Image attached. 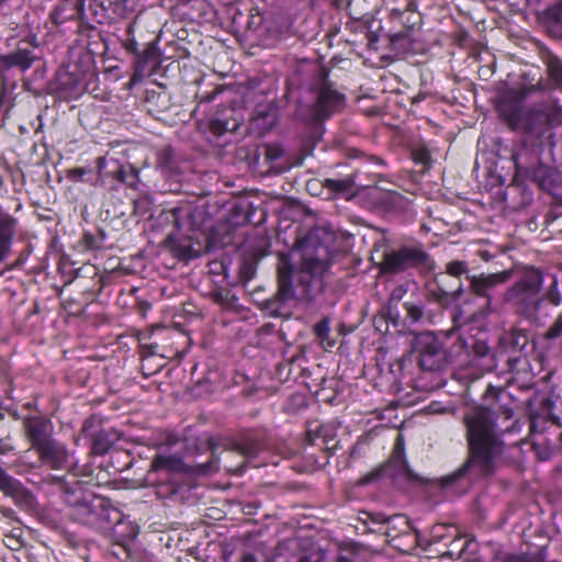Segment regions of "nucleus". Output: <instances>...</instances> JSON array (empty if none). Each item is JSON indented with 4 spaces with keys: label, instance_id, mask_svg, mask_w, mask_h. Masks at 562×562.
I'll return each mask as SVG.
<instances>
[{
    "label": "nucleus",
    "instance_id": "20",
    "mask_svg": "<svg viewBox=\"0 0 562 562\" xmlns=\"http://www.w3.org/2000/svg\"><path fill=\"white\" fill-rule=\"evenodd\" d=\"M103 532L113 538L123 551H125V542L132 540L136 536L135 528L130 521L123 518V514L121 512L120 519L112 520L109 529H104Z\"/></svg>",
    "mask_w": 562,
    "mask_h": 562
},
{
    "label": "nucleus",
    "instance_id": "55",
    "mask_svg": "<svg viewBox=\"0 0 562 562\" xmlns=\"http://www.w3.org/2000/svg\"><path fill=\"white\" fill-rule=\"evenodd\" d=\"M449 538H452L451 542H450V547L454 550V549H458V543L461 541V538L459 537L458 535V530L456 529V527L452 529V533L450 535Z\"/></svg>",
    "mask_w": 562,
    "mask_h": 562
},
{
    "label": "nucleus",
    "instance_id": "51",
    "mask_svg": "<svg viewBox=\"0 0 562 562\" xmlns=\"http://www.w3.org/2000/svg\"><path fill=\"white\" fill-rule=\"evenodd\" d=\"M324 554L322 552H317L315 554L303 555L297 562H322Z\"/></svg>",
    "mask_w": 562,
    "mask_h": 562
},
{
    "label": "nucleus",
    "instance_id": "40",
    "mask_svg": "<svg viewBox=\"0 0 562 562\" xmlns=\"http://www.w3.org/2000/svg\"><path fill=\"white\" fill-rule=\"evenodd\" d=\"M257 267L254 261L245 260L239 267V279L245 284L256 276Z\"/></svg>",
    "mask_w": 562,
    "mask_h": 562
},
{
    "label": "nucleus",
    "instance_id": "5",
    "mask_svg": "<svg viewBox=\"0 0 562 562\" xmlns=\"http://www.w3.org/2000/svg\"><path fill=\"white\" fill-rule=\"evenodd\" d=\"M65 502L71 519L102 531L109 529L112 520L120 519V510L108 498L92 493H67Z\"/></svg>",
    "mask_w": 562,
    "mask_h": 562
},
{
    "label": "nucleus",
    "instance_id": "54",
    "mask_svg": "<svg viewBox=\"0 0 562 562\" xmlns=\"http://www.w3.org/2000/svg\"><path fill=\"white\" fill-rule=\"evenodd\" d=\"M355 554L350 553L348 555L346 554H338L333 562H356Z\"/></svg>",
    "mask_w": 562,
    "mask_h": 562
},
{
    "label": "nucleus",
    "instance_id": "19",
    "mask_svg": "<svg viewBox=\"0 0 562 562\" xmlns=\"http://www.w3.org/2000/svg\"><path fill=\"white\" fill-rule=\"evenodd\" d=\"M147 112L157 120H162L166 112L171 108L170 94L165 91H147L145 98Z\"/></svg>",
    "mask_w": 562,
    "mask_h": 562
},
{
    "label": "nucleus",
    "instance_id": "11",
    "mask_svg": "<svg viewBox=\"0 0 562 562\" xmlns=\"http://www.w3.org/2000/svg\"><path fill=\"white\" fill-rule=\"evenodd\" d=\"M35 451L41 464L52 470H61L69 464L70 451L65 443L56 440L54 437Z\"/></svg>",
    "mask_w": 562,
    "mask_h": 562
},
{
    "label": "nucleus",
    "instance_id": "46",
    "mask_svg": "<svg viewBox=\"0 0 562 562\" xmlns=\"http://www.w3.org/2000/svg\"><path fill=\"white\" fill-rule=\"evenodd\" d=\"M91 170L88 168L77 167L66 171V177L74 182L85 181V176L90 173Z\"/></svg>",
    "mask_w": 562,
    "mask_h": 562
},
{
    "label": "nucleus",
    "instance_id": "47",
    "mask_svg": "<svg viewBox=\"0 0 562 562\" xmlns=\"http://www.w3.org/2000/svg\"><path fill=\"white\" fill-rule=\"evenodd\" d=\"M364 518H361V520L364 522V524H368L369 521L373 522V524H385L386 522V519H387V516L383 513H362Z\"/></svg>",
    "mask_w": 562,
    "mask_h": 562
},
{
    "label": "nucleus",
    "instance_id": "57",
    "mask_svg": "<svg viewBox=\"0 0 562 562\" xmlns=\"http://www.w3.org/2000/svg\"><path fill=\"white\" fill-rule=\"evenodd\" d=\"M0 513L4 516V517H8V518H12L14 516V510L12 508H8V507H1L0 508Z\"/></svg>",
    "mask_w": 562,
    "mask_h": 562
},
{
    "label": "nucleus",
    "instance_id": "58",
    "mask_svg": "<svg viewBox=\"0 0 562 562\" xmlns=\"http://www.w3.org/2000/svg\"><path fill=\"white\" fill-rule=\"evenodd\" d=\"M220 92V89H215L212 93H207L205 95L202 97V100L206 101V102H210L212 101L215 95Z\"/></svg>",
    "mask_w": 562,
    "mask_h": 562
},
{
    "label": "nucleus",
    "instance_id": "4",
    "mask_svg": "<svg viewBox=\"0 0 562 562\" xmlns=\"http://www.w3.org/2000/svg\"><path fill=\"white\" fill-rule=\"evenodd\" d=\"M299 74L308 76L303 83L314 95V102L311 105H299L295 114L300 120L316 124L344 109L345 94L339 92L334 82L328 80L326 68L315 63H308L299 68Z\"/></svg>",
    "mask_w": 562,
    "mask_h": 562
},
{
    "label": "nucleus",
    "instance_id": "61",
    "mask_svg": "<svg viewBox=\"0 0 562 562\" xmlns=\"http://www.w3.org/2000/svg\"><path fill=\"white\" fill-rule=\"evenodd\" d=\"M530 430L532 432L536 431V417L535 416H531V419H530Z\"/></svg>",
    "mask_w": 562,
    "mask_h": 562
},
{
    "label": "nucleus",
    "instance_id": "6",
    "mask_svg": "<svg viewBox=\"0 0 562 562\" xmlns=\"http://www.w3.org/2000/svg\"><path fill=\"white\" fill-rule=\"evenodd\" d=\"M436 263L425 250L422 243L403 245L397 249L385 251L380 263V271L385 274H398L408 269L431 272Z\"/></svg>",
    "mask_w": 562,
    "mask_h": 562
},
{
    "label": "nucleus",
    "instance_id": "24",
    "mask_svg": "<svg viewBox=\"0 0 562 562\" xmlns=\"http://www.w3.org/2000/svg\"><path fill=\"white\" fill-rule=\"evenodd\" d=\"M390 20L393 24L402 25V31H409V33L420 24V15L411 8L404 11L392 10Z\"/></svg>",
    "mask_w": 562,
    "mask_h": 562
},
{
    "label": "nucleus",
    "instance_id": "33",
    "mask_svg": "<svg viewBox=\"0 0 562 562\" xmlns=\"http://www.w3.org/2000/svg\"><path fill=\"white\" fill-rule=\"evenodd\" d=\"M157 65V58L155 53L147 49L143 55H137L135 61V72L144 74L145 71L150 72Z\"/></svg>",
    "mask_w": 562,
    "mask_h": 562
},
{
    "label": "nucleus",
    "instance_id": "1",
    "mask_svg": "<svg viewBox=\"0 0 562 562\" xmlns=\"http://www.w3.org/2000/svg\"><path fill=\"white\" fill-rule=\"evenodd\" d=\"M513 416V409L507 407L501 413L492 408L477 407L464 415L468 456L456 471L440 479L441 486L447 487L461 482L472 483L492 475L496 469V460L505 450L503 437L512 431L515 425Z\"/></svg>",
    "mask_w": 562,
    "mask_h": 562
},
{
    "label": "nucleus",
    "instance_id": "64",
    "mask_svg": "<svg viewBox=\"0 0 562 562\" xmlns=\"http://www.w3.org/2000/svg\"><path fill=\"white\" fill-rule=\"evenodd\" d=\"M463 550H464V547L460 548V549H459V552L457 553V555H458V557H460V555H461V553L463 552Z\"/></svg>",
    "mask_w": 562,
    "mask_h": 562
},
{
    "label": "nucleus",
    "instance_id": "35",
    "mask_svg": "<svg viewBox=\"0 0 562 562\" xmlns=\"http://www.w3.org/2000/svg\"><path fill=\"white\" fill-rule=\"evenodd\" d=\"M237 122L222 119H213L210 121L209 128L215 136H222L226 132H233L237 128Z\"/></svg>",
    "mask_w": 562,
    "mask_h": 562
},
{
    "label": "nucleus",
    "instance_id": "21",
    "mask_svg": "<svg viewBox=\"0 0 562 562\" xmlns=\"http://www.w3.org/2000/svg\"><path fill=\"white\" fill-rule=\"evenodd\" d=\"M15 218L0 210V262L11 252L15 231Z\"/></svg>",
    "mask_w": 562,
    "mask_h": 562
},
{
    "label": "nucleus",
    "instance_id": "63",
    "mask_svg": "<svg viewBox=\"0 0 562 562\" xmlns=\"http://www.w3.org/2000/svg\"><path fill=\"white\" fill-rule=\"evenodd\" d=\"M442 555H448V557H452L453 555V550H449V551H446L445 553H442Z\"/></svg>",
    "mask_w": 562,
    "mask_h": 562
},
{
    "label": "nucleus",
    "instance_id": "48",
    "mask_svg": "<svg viewBox=\"0 0 562 562\" xmlns=\"http://www.w3.org/2000/svg\"><path fill=\"white\" fill-rule=\"evenodd\" d=\"M490 346L484 340H476L472 345L473 353L481 358L487 356L490 353Z\"/></svg>",
    "mask_w": 562,
    "mask_h": 562
},
{
    "label": "nucleus",
    "instance_id": "7",
    "mask_svg": "<svg viewBox=\"0 0 562 562\" xmlns=\"http://www.w3.org/2000/svg\"><path fill=\"white\" fill-rule=\"evenodd\" d=\"M549 85L539 80L536 85H521L517 89H510L503 94L497 103V111L501 117L512 130H518L525 114L521 102L536 91L549 89Z\"/></svg>",
    "mask_w": 562,
    "mask_h": 562
},
{
    "label": "nucleus",
    "instance_id": "45",
    "mask_svg": "<svg viewBox=\"0 0 562 562\" xmlns=\"http://www.w3.org/2000/svg\"><path fill=\"white\" fill-rule=\"evenodd\" d=\"M329 321L327 318L321 319L313 327V333L319 339H326L329 335Z\"/></svg>",
    "mask_w": 562,
    "mask_h": 562
},
{
    "label": "nucleus",
    "instance_id": "56",
    "mask_svg": "<svg viewBox=\"0 0 562 562\" xmlns=\"http://www.w3.org/2000/svg\"><path fill=\"white\" fill-rule=\"evenodd\" d=\"M13 447L7 442H4L2 439H0V453L7 454L8 452L12 451Z\"/></svg>",
    "mask_w": 562,
    "mask_h": 562
},
{
    "label": "nucleus",
    "instance_id": "32",
    "mask_svg": "<svg viewBox=\"0 0 562 562\" xmlns=\"http://www.w3.org/2000/svg\"><path fill=\"white\" fill-rule=\"evenodd\" d=\"M212 300L224 308H235L238 297L229 290H216L211 293Z\"/></svg>",
    "mask_w": 562,
    "mask_h": 562
},
{
    "label": "nucleus",
    "instance_id": "41",
    "mask_svg": "<svg viewBox=\"0 0 562 562\" xmlns=\"http://www.w3.org/2000/svg\"><path fill=\"white\" fill-rule=\"evenodd\" d=\"M469 271V266L465 261L453 260L446 265V272L451 277H460L462 274H467Z\"/></svg>",
    "mask_w": 562,
    "mask_h": 562
},
{
    "label": "nucleus",
    "instance_id": "38",
    "mask_svg": "<svg viewBox=\"0 0 562 562\" xmlns=\"http://www.w3.org/2000/svg\"><path fill=\"white\" fill-rule=\"evenodd\" d=\"M285 151L279 144H267L263 147L265 160L267 162H276L284 156Z\"/></svg>",
    "mask_w": 562,
    "mask_h": 562
},
{
    "label": "nucleus",
    "instance_id": "60",
    "mask_svg": "<svg viewBox=\"0 0 562 562\" xmlns=\"http://www.w3.org/2000/svg\"><path fill=\"white\" fill-rule=\"evenodd\" d=\"M243 562H257V560L254 554L246 553L243 555Z\"/></svg>",
    "mask_w": 562,
    "mask_h": 562
},
{
    "label": "nucleus",
    "instance_id": "53",
    "mask_svg": "<svg viewBox=\"0 0 562 562\" xmlns=\"http://www.w3.org/2000/svg\"><path fill=\"white\" fill-rule=\"evenodd\" d=\"M124 47L127 52L133 54H137L138 52V44L134 37H128L124 43Z\"/></svg>",
    "mask_w": 562,
    "mask_h": 562
},
{
    "label": "nucleus",
    "instance_id": "28",
    "mask_svg": "<svg viewBox=\"0 0 562 562\" xmlns=\"http://www.w3.org/2000/svg\"><path fill=\"white\" fill-rule=\"evenodd\" d=\"M166 244L169 245L170 250L179 259H191L198 256V251L193 249L192 245L188 241L179 240L172 235H168Z\"/></svg>",
    "mask_w": 562,
    "mask_h": 562
},
{
    "label": "nucleus",
    "instance_id": "30",
    "mask_svg": "<svg viewBox=\"0 0 562 562\" xmlns=\"http://www.w3.org/2000/svg\"><path fill=\"white\" fill-rule=\"evenodd\" d=\"M546 65L552 88H562V61L557 57H549Z\"/></svg>",
    "mask_w": 562,
    "mask_h": 562
},
{
    "label": "nucleus",
    "instance_id": "22",
    "mask_svg": "<svg viewBox=\"0 0 562 562\" xmlns=\"http://www.w3.org/2000/svg\"><path fill=\"white\" fill-rule=\"evenodd\" d=\"M184 471V464L180 458L175 456H156L150 465V474L157 473L158 475H164L165 473H170L171 475L178 477L179 473Z\"/></svg>",
    "mask_w": 562,
    "mask_h": 562
},
{
    "label": "nucleus",
    "instance_id": "31",
    "mask_svg": "<svg viewBox=\"0 0 562 562\" xmlns=\"http://www.w3.org/2000/svg\"><path fill=\"white\" fill-rule=\"evenodd\" d=\"M157 348H158V346L155 344L140 346V357H142L140 369H142V373L144 376H150V375L155 374L162 367V364H157V368H148V371H146V361L157 355Z\"/></svg>",
    "mask_w": 562,
    "mask_h": 562
},
{
    "label": "nucleus",
    "instance_id": "50",
    "mask_svg": "<svg viewBox=\"0 0 562 562\" xmlns=\"http://www.w3.org/2000/svg\"><path fill=\"white\" fill-rule=\"evenodd\" d=\"M416 162L428 165L430 162V154L426 149H417L413 154Z\"/></svg>",
    "mask_w": 562,
    "mask_h": 562
},
{
    "label": "nucleus",
    "instance_id": "17",
    "mask_svg": "<svg viewBox=\"0 0 562 562\" xmlns=\"http://www.w3.org/2000/svg\"><path fill=\"white\" fill-rule=\"evenodd\" d=\"M463 293H464V290L461 284L456 290L450 291V292L446 291L438 283H430L426 286L427 301L436 303L440 307H443V308H448L453 303L459 301L461 299V296L463 295Z\"/></svg>",
    "mask_w": 562,
    "mask_h": 562
},
{
    "label": "nucleus",
    "instance_id": "62",
    "mask_svg": "<svg viewBox=\"0 0 562 562\" xmlns=\"http://www.w3.org/2000/svg\"><path fill=\"white\" fill-rule=\"evenodd\" d=\"M148 368H157V364H156V366H154V364L151 363V359H148V360L146 361V371H148Z\"/></svg>",
    "mask_w": 562,
    "mask_h": 562
},
{
    "label": "nucleus",
    "instance_id": "43",
    "mask_svg": "<svg viewBox=\"0 0 562 562\" xmlns=\"http://www.w3.org/2000/svg\"><path fill=\"white\" fill-rule=\"evenodd\" d=\"M333 429L328 425H323L318 428L317 438H322V442L325 445L327 449L336 448V442H334V436H331Z\"/></svg>",
    "mask_w": 562,
    "mask_h": 562
},
{
    "label": "nucleus",
    "instance_id": "13",
    "mask_svg": "<svg viewBox=\"0 0 562 562\" xmlns=\"http://www.w3.org/2000/svg\"><path fill=\"white\" fill-rule=\"evenodd\" d=\"M22 426L24 436L34 450L53 438L52 424L43 417L29 416L24 418Z\"/></svg>",
    "mask_w": 562,
    "mask_h": 562
},
{
    "label": "nucleus",
    "instance_id": "27",
    "mask_svg": "<svg viewBox=\"0 0 562 562\" xmlns=\"http://www.w3.org/2000/svg\"><path fill=\"white\" fill-rule=\"evenodd\" d=\"M385 525V536L391 538H395L400 533H406L411 529L414 531L415 529L412 528L409 520L404 515L401 514L387 516Z\"/></svg>",
    "mask_w": 562,
    "mask_h": 562
},
{
    "label": "nucleus",
    "instance_id": "16",
    "mask_svg": "<svg viewBox=\"0 0 562 562\" xmlns=\"http://www.w3.org/2000/svg\"><path fill=\"white\" fill-rule=\"evenodd\" d=\"M389 467L394 468L400 474H403L408 481L414 483H425V479L415 473L408 465L405 459V445L403 437L397 436L394 443L391 457L389 459Z\"/></svg>",
    "mask_w": 562,
    "mask_h": 562
},
{
    "label": "nucleus",
    "instance_id": "14",
    "mask_svg": "<svg viewBox=\"0 0 562 562\" xmlns=\"http://www.w3.org/2000/svg\"><path fill=\"white\" fill-rule=\"evenodd\" d=\"M100 419L90 416L83 422L81 432L91 440V451L94 454H105L112 447V439L103 429H98Z\"/></svg>",
    "mask_w": 562,
    "mask_h": 562
},
{
    "label": "nucleus",
    "instance_id": "8",
    "mask_svg": "<svg viewBox=\"0 0 562 562\" xmlns=\"http://www.w3.org/2000/svg\"><path fill=\"white\" fill-rule=\"evenodd\" d=\"M413 348L418 355L419 367L425 371H439L447 363V352L442 338L432 331L416 334Z\"/></svg>",
    "mask_w": 562,
    "mask_h": 562
},
{
    "label": "nucleus",
    "instance_id": "2",
    "mask_svg": "<svg viewBox=\"0 0 562 562\" xmlns=\"http://www.w3.org/2000/svg\"><path fill=\"white\" fill-rule=\"evenodd\" d=\"M331 263V252L323 244L307 245L303 249L302 261L296 273V288H293V269L285 258L277 267L278 290L262 303V308L271 316L283 315L285 305L291 302L312 303L325 291L324 277Z\"/></svg>",
    "mask_w": 562,
    "mask_h": 562
},
{
    "label": "nucleus",
    "instance_id": "37",
    "mask_svg": "<svg viewBox=\"0 0 562 562\" xmlns=\"http://www.w3.org/2000/svg\"><path fill=\"white\" fill-rule=\"evenodd\" d=\"M228 452H234L245 458H255L258 453V447L254 442L233 443Z\"/></svg>",
    "mask_w": 562,
    "mask_h": 562
},
{
    "label": "nucleus",
    "instance_id": "34",
    "mask_svg": "<svg viewBox=\"0 0 562 562\" xmlns=\"http://www.w3.org/2000/svg\"><path fill=\"white\" fill-rule=\"evenodd\" d=\"M355 184V177L348 176L342 179H325L324 187L336 193L348 192Z\"/></svg>",
    "mask_w": 562,
    "mask_h": 562
},
{
    "label": "nucleus",
    "instance_id": "39",
    "mask_svg": "<svg viewBox=\"0 0 562 562\" xmlns=\"http://www.w3.org/2000/svg\"><path fill=\"white\" fill-rule=\"evenodd\" d=\"M404 310L406 312L407 318H409L412 323H417L424 317V307L420 304L405 302Z\"/></svg>",
    "mask_w": 562,
    "mask_h": 562
},
{
    "label": "nucleus",
    "instance_id": "42",
    "mask_svg": "<svg viewBox=\"0 0 562 562\" xmlns=\"http://www.w3.org/2000/svg\"><path fill=\"white\" fill-rule=\"evenodd\" d=\"M562 336V312L558 315L551 326L544 333L546 339H557Z\"/></svg>",
    "mask_w": 562,
    "mask_h": 562
},
{
    "label": "nucleus",
    "instance_id": "3",
    "mask_svg": "<svg viewBox=\"0 0 562 562\" xmlns=\"http://www.w3.org/2000/svg\"><path fill=\"white\" fill-rule=\"evenodd\" d=\"M504 301L514 313L529 322H538L544 305L559 307L562 292L558 278L535 267H527L504 293Z\"/></svg>",
    "mask_w": 562,
    "mask_h": 562
},
{
    "label": "nucleus",
    "instance_id": "25",
    "mask_svg": "<svg viewBox=\"0 0 562 562\" xmlns=\"http://www.w3.org/2000/svg\"><path fill=\"white\" fill-rule=\"evenodd\" d=\"M180 487L178 477L166 472L165 476L159 475L158 482L155 484V493L158 498H171L177 495Z\"/></svg>",
    "mask_w": 562,
    "mask_h": 562
},
{
    "label": "nucleus",
    "instance_id": "49",
    "mask_svg": "<svg viewBox=\"0 0 562 562\" xmlns=\"http://www.w3.org/2000/svg\"><path fill=\"white\" fill-rule=\"evenodd\" d=\"M81 243L86 249H99L101 247L100 243L91 233H85Z\"/></svg>",
    "mask_w": 562,
    "mask_h": 562
},
{
    "label": "nucleus",
    "instance_id": "10",
    "mask_svg": "<svg viewBox=\"0 0 562 562\" xmlns=\"http://www.w3.org/2000/svg\"><path fill=\"white\" fill-rule=\"evenodd\" d=\"M97 168L99 178L110 177L131 188H135L138 181V172L135 168L131 165L124 166L114 158H98Z\"/></svg>",
    "mask_w": 562,
    "mask_h": 562
},
{
    "label": "nucleus",
    "instance_id": "18",
    "mask_svg": "<svg viewBox=\"0 0 562 562\" xmlns=\"http://www.w3.org/2000/svg\"><path fill=\"white\" fill-rule=\"evenodd\" d=\"M379 0H347L346 10L355 21L370 23L378 12Z\"/></svg>",
    "mask_w": 562,
    "mask_h": 562
},
{
    "label": "nucleus",
    "instance_id": "44",
    "mask_svg": "<svg viewBox=\"0 0 562 562\" xmlns=\"http://www.w3.org/2000/svg\"><path fill=\"white\" fill-rule=\"evenodd\" d=\"M509 337L510 344L518 350H522L528 342L527 335L522 330H512Z\"/></svg>",
    "mask_w": 562,
    "mask_h": 562
},
{
    "label": "nucleus",
    "instance_id": "15",
    "mask_svg": "<svg viewBox=\"0 0 562 562\" xmlns=\"http://www.w3.org/2000/svg\"><path fill=\"white\" fill-rule=\"evenodd\" d=\"M50 20L55 25L71 20L85 21V0H60L50 12Z\"/></svg>",
    "mask_w": 562,
    "mask_h": 562
},
{
    "label": "nucleus",
    "instance_id": "52",
    "mask_svg": "<svg viewBox=\"0 0 562 562\" xmlns=\"http://www.w3.org/2000/svg\"><path fill=\"white\" fill-rule=\"evenodd\" d=\"M546 171V169L540 166L533 171L532 181L537 182L540 188L544 186V179L542 178V173Z\"/></svg>",
    "mask_w": 562,
    "mask_h": 562
},
{
    "label": "nucleus",
    "instance_id": "12",
    "mask_svg": "<svg viewBox=\"0 0 562 562\" xmlns=\"http://www.w3.org/2000/svg\"><path fill=\"white\" fill-rule=\"evenodd\" d=\"M512 272L504 270L496 273H481L474 276H467L469 280L470 292L476 296L487 299V305L491 302L490 291L495 286L503 284L509 280Z\"/></svg>",
    "mask_w": 562,
    "mask_h": 562
},
{
    "label": "nucleus",
    "instance_id": "36",
    "mask_svg": "<svg viewBox=\"0 0 562 562\" xmlns=\"http://www.w3.org/2000/svg\"><path fill=\"white\" fill-rule=\"evenodd\" d=\"M503 562H547L543 552L524 553V554H512L504 559Z\"/></svg>",
    "mask_w": 562,
    "mask_h": 562
},
{
    "label": "nucleus",
    "instance_id": "9",
    "mask_svg": "<svg viewBox=\"0 0 562 562\" xmlns=\"http://www.w3.org/2000/svg\"><path fill=\"white\" fill-rule=\"evenodd\" d=\"M555 111L549 104H538L525 112L519 130L533 137H541L552 126Z\"/></svg>",
    "mask_w": 562,
    "mask_h": 562
},
{
    "label": "nucleus",
    "instance_id": "23",
    "mask_svg": "<svg viewBox=\"0 0 562 562\" xmlns=\"http://www.w3.org/2000/svg\"><path fill=\"white\" fill-rule=\"evenodd\" d=\"M453 525L448 524H437L430 528L429 537L425 538L422 536L420 531L414 529V533L416 537V542L423 549H428L434 543H438L449 538L452 533Z\"/></svg>",
    "mask_w": 562,
    "mask_h": 562
},
{
    "label": "nucleus",
    "instance_id": "26",
    "mask_svg": "<svg viewBox=\"0 0 562 562\" xmlns=\"http://www.w3.org/2000/svg\"><path fill=\"white\" fill-rule=\"evenodd\" d=\"M387 37L392 49L396 53L404 54L413 49L414 40L409 31H392Z\"/></svg>",
    "mask_w": 562,
    "mask_h": 562
},
{
    "label": "nucleus",
    "instance_id": "29",
    "mask_svg": "<svg viewBox=\"0 0 562 562\" xmlns=\"http://www.w3.org/2000/svg\"><path fill=\"white\" fill-rule=\"evenodd\" d=\"M3 61L8 67L19 66L22 69H27L32 66L33 58L29 50H18L5 56Z\"/></svg>",
    "mask_w": 562,
    "mask_h": 562
},
{
    "label": "nucleus",
    "instance_id": "59",
    "mask_svg": "<svg viewBox=\"0 0 562 562\" xmlns=\"http://www.w3.org/2000/svg\"><path fill=\"white\" fill-rule=\"evenodd\" d=\"M135 24H136L135 21H133L127 25L126 33H127L128 37H133L134 32H135Z\"/></svg>",
    "mask_w": 562,
    "mask_h": 562
}]
</instances>
